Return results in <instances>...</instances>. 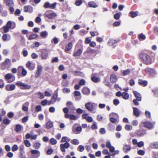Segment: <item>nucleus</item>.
Returning <instances> with one entry per match:
<instances>
[{"mask_svg":"<svg viewBox=\"0 0 158 158\" xmlns=\"http://www.w3.org/2000/svg\"><path fill=\"white\" fill-rule=\"evenodd\" d=\"M23 128L22 126L20 124L16 125L15 130L17 132H18L21 130L22 128Z\"/></svg>","mask_w":158,"mask_h":158,"instance_id":"obj_34","label":"nucleus"},{"mask_svg":"<svg viewBox=\"0 0 158 158\" xmlns=\"http://www.w3.org/2000/svg\"><path fill=\"white\" fill-rule=\"evenodd\" d=\"M53 123L51 121H48L46 124V127L47 129H49L53 126Z\"/></svg>","mask_w":158,"mask_h":158,"instance_id":"obj_28","label":"nucleus"},{"mask_svg":"<svg viewBox=\"0 0 158 158\" xmlns=\"http://www.w3.org/2000/svg\"><path fill=\"white\" fill-rule=\"evenodd\" d=\"M133 108L134 114L136 117H138L140 114L139 109L136 107H133Z\"/></svg>","mask_w":158,"mask_h":158,"instance_id":"obj_24","label":"nucleus"},{"mask_svg":"<svg viewBox=\"0 0 158 158\" xmlns=\"http://www.w3.org/2000/svg\"><path fill=\"white\" fill-rule=\"evenodd\" d=\"M122 97L123 99L127 100L129 98V95L128 93L124 92L122 93Z\"/></svg>","mask_w":158,"mask_h":158,"instance_id":"obj_36","label":"nucleus"},{"mask_svg":"<svg viewBox=\"0 0 158 158\" xmlns=\"http://www.w3.org/2000/svg\"><path fill=\"white\" fill-rule=\"evenodd\" d=\"M88 4L89 7H90L96 8L98 7L97 4L94 1H90L88 2Z\"/></svg>","mask_w":158,"mask_h":158,"instance_id":"obj_20","label":"nucleus"},{"mask_svg":"<svg viewBox=\"0 0 158 158\" xmlns=\"http://www.w3.org/2000/svg\"><path fill=\"white\" fill-rule=\"evenodd\" d=\"M138 122L136 120H133L131 122V124L132 125L134 126H136L138 125Z\"/></svg>","mask_w":158,"mask_h":158,"instance_id":"obj_60","label":"nucleus"},{"mask_svg":"<svg viewBox=\"0 0 158 158\" xmlns=\"http://www.w3.org/2000/svg\"><path fill=\"white\" fill-rule=\"evenodd\" d=\"M84 150V146L82 145H79L77 148V150L80 152H82Z\"/></svg>","mask_w":158,"mask_h":158,"instance_id":"obj_48","label":"nucleus"},{"mask_svg":"<svg viewBox=\"0 0 158 158\" xmlns=\"http://www.w3.org/2000/svg\"><path fill=\"white\" fill-rule=\"evenodd\" d=\"M117 80L116 76L115 74H112L110 76V81L112 83H115Z\"/></svg>","mask_w":158,"mask_h":158,"instance_id":"obj_25","label":"nucleus"},{"mask_svg":"<svg viewBox=\"0 0 158 158\" xmlns=\"http://www.w3.org/2000/svg\"><path fill=\"white\" fill-rule=\"evenodd\" d=\"M146 117L148 118H150L151 117V113L148 111H146L145 113Z\"/></svg>","mask_w":158,"mask_h":158,"instance_id":"obj_46","label":"nucleus"},{"mask_svg":"<svg viewBox=\"0 0 158 158\" xmlns=\"http://www.w3.org/2000/svg\"><path fill=\"white\" fill-rule=\"evenodd\" d=\"M33 11V7L30 6H25L24 7V11L25 12L32 13Z\"/></svg>","mask_w":158,"mask_h":158,"instance_id":"obj_15","label":"nucleus"},{"mask_svg":"<svg viewBox=\"0 0 158 158\" xmlns=\"http://www.w3.org/2000/svg\"><path fill=\"white\" fill-rule=\"evenodd\" d=\"M18 146L17 145H14L12 148V150L13 152L16 151L18 149Z\"/></svg>","mask_w":158,"mask_h":158,"instance_id":"obj_57","label":"nucleus"},{"mask_svg":"<svg viewBox=\"0 0 158 158\" xmlns=\"http://www.w3.org/2000/svg\"><path fill=\"white\" fill-rule=\"evenodd\" d=\"M38 96L40 98L43 99L44 98V95L41 92H39L38 93Z\"/></svg>","mask_w":158,"mask_h":158,"instance_id":"obj_64","label":"nucleus"},{"mask_svg":"<svg viewBox=\"0 0 158 158\" xmlns=\"http://www.w3.org/2000/svg\"><path fill=\"white\" fill-rule=\"evenodd\" d=\"M143 126L149 129H152L153 128V125L152 123L148 121L143 122Z\"/></svg>","mask_w":158,"mask_h":158,"instance_id":"obj_8","label":"nucleus"},{"mask_svg":"<svg viewBox=\"0 0 158 158\" xmlns=\"http://www.w3.org/2000/svg\"><path fill=\"white\" fill-rule=\"evenodd\" d=\"M131 149V146L127 144L125 145L123 147V150L124 153H127L129 152Z\"/></svg>","mask_w":158,"mask_h":158,"instance_id":"obj_16","label":"nucleus"},{"mask_svg":"<svg viewBox=\"0 0 158 158\" xmlns=\"http://www.w3.org/2000/svg\"><path fill=\"white\" fill-rule=\"evenodd\" d=\"M83 0H77L75 2V5L77 6H80Z\"/></svg>","mask_w":158,"mask_h":158,"instance_id":"obj_49","label":"nucleus"},{"mask_svg":"<svg viewBox=\"0 0 158 158\" xmlns=\"http://www.w3.org/2000/svg\"><path fill=\"white\" fill-rule=\"evenodd\" d=\"M140 59L143 61L144 64L148 65L152 63V59L147 54L142 52L139 55Z\"/></svg>","mask_w":158,"mask_h":158,"instance_id":"obj_1","label":"nucleus"},{"mask_svg":"<svg viewBox=\"0 0 158 158\" xmlns=\"http://www.w3.org/2000/svg\"><path fill=\"white\" fill-rule=\"evenodd\" d=\"M73 94L75 96L78 97H75V98L76 100L78 101L81 99V94L79 91H75L73 92Z\"/></svg>","mask_w":158,"mask_h":158,"instance_id":"obj_18","label":"nucleus"},{"mask_svg":"<svg viewBox=\"0 0 158 158\" xmlns=\"http://www.w3.org/2000/svg\"><path fill=\"white\" fill-rule=\"evenodd\" d=\"M31 152L32 154H35L32 156V157L33 158H38L40 155V152L38 150H32L31 151Z\"/></svg>","mask_w":158,"mask_h":158,"instance_id":"obj_12","label":"nucleus"},{"mask_svg":"<svg viewBox=\"0 0 158 158\" xmlns=\"http://www.w3.org/2000/svg\"><path fill=\"white\" fill-rule=\"evenodd\" d=\"M5 79L7 81H8V82H13L15 80V77H13L14 79L13 81H9V80L11 79L12 77V74L11 73H7L4 76Z\"/></svg>","mask_w":158,"mask_h":158,"instance_id":"obj_13","label":"nucleus"},{"mask_svg":"<svg viewBox=\"0 0 158 158\" xmlns=\"http://www.w3.org/2000/svg\"><path fill=\"white\" fill-rule=\"evenodd\" d=\"M138 83L139 85L143 86H146L148 84V82L147 81H144L140 79L138 80Z\"/></svg>","mask_w":158,"mask_h":158,"instance_id":"obj_23","label":"nucleus"},{"mask_svg":"<svg viewBox=\"0 0 158 158\" xmlns=\"http://www.w3.org/2000/svg\"><path fill=\"white\" fill-rule=\"evenodd\" d=\"M146 73L152 77H154L157 74L155 70L153 68L147 67L145 69Z\"/></svg>","mask_w":158,"mask_h":158,"instance_id":"obj_2","label":"nucleus"},{"mask_svg":"<svg viewBox=\"0 0 158 158\" xmlns=\"http://www.w3.org/2000/svg\"><path fill=\"white\" fill-rule=\"evenodd\" d=\"M2 38L4 41H9L11 39V36L8 34H4L3 35Z\"/></svg>","mask_w":158,"mask_h":158,"instance_id":"obj_19","label":"nucleus"},{"mask_svg":"<svg viewBox=\"0 0 158 158\" xmlns=\"http://www.w3.org/2000/svg\"><path fill=\"white\" fill-rule=\"evenodd\" d=\"M56 14L55 13H53L50 14H46L45 15V16L50 19H52L54 17H56Z\"/></svg>","mask_w":158,"mask_h":158,"instance_id":"obj_30","label":"nucleus"},{"mask_svg":"<svg viewBox=\"0 0 158 158\" xmlns=\"http://www.w3.org/2000/svg\"><path fill=\"white\" fill-rule=\"evenodd\" d=\"M144 144V143L143 141H140L137 144L139 148L143 147V146Z\"/></svg>","mask_w":158,"mask_h":158,"instance_id":"obj_62","label":"nucleus"},{"mask_svg":"<svg viewBox=\"0 0 158 158\" xmlns=\"http://www.w3.org/2000/svg\"><path fill=\"white\" fill-rule=\"evenodd\" d=\"M125 129L128 131L131 130L133 127L132 125L129 124H126L125 126Z\"/></svg>","mask_w":158,"mask_h":158,"instance_id":"obj_40","label":"nucleus"},{"mask_svg":"<svg viewBox=\"0 0 158 158\" xmlns=\"http://www.w3.org/2000/svg\"><path fill=\"white\" fill-rule=\"evenodd\" d=\"M58 94L57 93H56L55 94H54L52 97L51 100L52 102V103L55 102L56 100H58V101L60 100V99L57 98Z\"/></svg>","mask_w":158,"mask_h":158,"instance_id":"obj_27","label":"nucleus"},{"mask_svg":"<svg viewBox=\"0 0 158 158\" xmlns=\"http://www.w3.org/2000/svg\"><path fill=\"white\" fill-rule=\"evenodd\" d=\"M41 144L39 143H35L34 145V147L36 149H38L40 147Z\"/></svg>","mask_w":158,"mask_h":158,"instance_id":"obj_54","label":"nucleus"},{"mask_svg":"<svg viewBox=\"0 0 158 158\" xmlns=\"http://www.w3.org/2000/svg\"><path fill=\"white\" fill-rule=\"evenodd\" d=\"M74 125L73 126L74 127ZM82 130L81 127H76L74 128L73 127L72 131L73 132L76 134H78L80 133Z\"/></svg>","mask_w":158,"mask_h":158,"instance_id":"obj_14","label":"nucleus"},{"mask_svg":"<svg viewBox=\"0 0 158 158\" xmlns=\"http://www.w3.org/2000/svg\"><path fill=\"white\" fill-rule=\"evenodd\" d=\"M49 142L52 145H55L57 143V141L54 138H52L50 139Z\"/></svg>","mask_w":158,"mask_h":158,"instance_id":"obj_44","label":"nucleus"},{"mask_svg":"<svg viewBox=\"0 0 158 158\" xmlns=\"http://www.w3.org/2000/svg\"><path fill=\"white\" fill-rule=\"evenodd\" d=\"M18 69H22V74L23 76H25L27 74V71L23 66H19Z\"/></svg>","mask_w":158,"mask_h":158,"instance_id":"obj_35","label":"nucleus"},{"mask_svg":"<svg viewBox=\"0 0 158 158\" xmlns=\"http://www.w3.org/2000/svg\"><path fill=\"white\" fill-rule=\"evenodd\" d=\"M42 70V67L40 65H38L37 70L35 75V77H38L41 74Z\"/></svg>","mask_w":158,"mask_h":158,"instance_id":"obj_11","label":"nucleus"},{"mask_svg":"<svg viewBox=\"0 0 158 158\" xmlns=\"http://www.w3.org/2000/svg\"><path fill=\"white\" fill-rule=\"evenodd\" d=\"M73 47V44L71 42L68 43L67 46H66L65 51L66 53L70 50Z\"/></svg>","mask_w":158,"mask_h":158,"instance_id":"obj_21","label":"nucleus"},{"mask_svg":"<svg viewBox=\"0 0 158 158\" xmlns=\"http://www.w3.org/2000/svg\"><path fill=\"white\" fill-rule=\"evenodd\" d=\"M5 2L6 5L8 6H12L13 2L12 0H5Z\"/></svg>","mask_w":158,"mask_h":158,"instance_id":"obj_33","label":"nucleus"},{"mask_svg":"<svg viewBox=\"0 0 158 158\" xmlns=\"http://www.w3.org/2000/svg\"><path fill=\"white\" fill-rule=\"evenodd\" d=\"M93 130H95L97 129V126L96 125V123L95 122H94L93 124L92 125L91 127Z\"/></svg>","mask_w":158,"mask_h":158,"instance_id":"obj_59","label":"nucleus"},{"mask_svg":"<svg viewBox=\"0 0 158 158\" xmlns=\"http://www.w3.org/2000/svg\"><path fill=\"white\" fill-rule=\"evenodd\" d=\"M2 64L4 65H6L8 64H11V62L10 60L9 59H6L5 61L2 63Z\"/></svg>","mask_w":158,"mask_h":158,"instance_id":"obj_47","label":"nucleus"},{"mask_svg":"<svg viewBox=\"0 0 158 158\" xmlns=\"http://www.w3.org/2000/svg\"><path fill=\"white\" fill-rule=\"evenodd\" d=\"M3 122L4 124L7 125L10 123V121L8 118H6L3 120Z\"/></svg>","mask_w":158,"mask_h":158,"instance_id":"obj_43","label":"nucleus"},{"mask_svg":"<svg viewBox=\"0 0 158 158\" xmlns=\"http://www.w3.org/2000/svg\"><path fill=\"white\" fill-rule=\"evenodd\" d=\"M70 139L69 138H68L67 137L64 136L61 139V142H64L65 143H69L70 141Z\"/></svg>","mask_w":158,"mask_h":158,"instance_id":"obj_37","label":"nucleus"},{"mask_svg":"<svg viewBox=\"0 0 158 158\" xmlns=\"http://www.w3.org/2000/svg\"><path fill=\"white\" fill-rule=\"evenodd\" d=\"M133 94L136 99L138 101H140L141 100L142 97L141 95L138 92L133 91Z\"/></svg>","mask_w":158,"mask_h":158,"instance_id":"obj_17","label":"nucleus"},{"mask_svg":"<svg viewBox=\"0 0 158 158\" xmlns=\"http://www.w3.org/2000/svg\"><path fill=\"white\" fill-rule=\"evenodd\" d=\"M24 143L27 147H29L31 146V143L28 140H25L24 141Z\"/></svg>","mask_w":158,"mask_h":158,"instance_id":"obj_50","label":"nucleus"},{"mask_svg":"<svg viewBox=\"0 0 158 158\" xmlns=\"http://www.w3.org/2000/svg\"><path fill=\"white\" fill-rule=\"evenodd\" d=\"M16 85L18 86H20L21 87V89H27L31 88L30 85L26 84L20 81H18L16 83Z\"/></svg>","mask_w":158,"mask_h":158,"instance_id":"obj_6","label":"nucleus"},{"mask_svg":"<svg viewBox=\"0 0 158 158\" xmlns=\"http://www.w3.org/2000/svg\"><path fill=\"white\" fill-rule=\"evenodd\" d=\"M131 73V70L130 69H127L124 70L123 72V75L124 76L129 74Z\"/></svg>","mask_w":158,"mask_h":158,"instance_id":"obj_39","label":"nucleus"},{"mask_svg":"<svg viewBox=\"0 0 158 158\" xmlns=\"http://www.w3.org/2000/svg\"><path fill=\"white\" fill-rule=\"evenodd\" d=\"M38 35L37 34H32L30 35L28 38V39L29 40H31L36 39L38 37Z\"/></svg>","mask_w":158,"mask_h":158,"instance_id":"obj_31","label":"nucleus"},{"mask_svg":"<svg viewBox=\"0 0 158 158\" xmlns=\"http://www.w3.org/2000/svg\"><path fill=\"white\" fill-rule=\"evenodd\" d=\"M91 80L93 82L95 83H98L100 81L99 78L94 76L91 77Z\"/></svg>","mask_w":158,"mask_h":158,"instance_id":"obj_38","label":"nucleus"},{"mask_svg":"<svg viewBox=\"0 0 158 158\" xmlns=\"http://www.w3.org/2000/svg\"><path fill=\"white\" fill-rule=\"evenodd\" d=\"M150 147L152 148H158V142L152 143L150 145Z\"/></svg>","mask_w":158,"mask_h":158,"instance_id":"obj_32","label":"nucleus"},{"mask_svg":"<svg viewBox=\"0 0 158 158\" xmlns=\"http://www.w3.org/2000/svg\"><path fill=\"white\" fill-rule=\"evenodd\" d=\"M61 151L62 152H65V148L67 149L70 146V144L69 143H62L60 145Z\"/></svg>","mask_w":158,"mask_h":158,"instance_id":"obj_7","label":"nucleus"},{"mask_svg":"<svg viewBox=\"0 0 158 158\" xmlns=\"http://www.w3.org/2000/svg\"><path fill=\"white\" fill-rule=\"evenodd\" d=\"M26 67L30 70H34L35 67V64L31 61L28 62L26 64Z\"/></svg>","mask_w":158,"mask_h":158,"instance_id":"obj_10","label":"nucleus"},{"mask_svg":"<svg viewBox=\"0 0 158 158\" xmlns=\"http://www.w3.org/2000/svg\"><path fill=\"white\" fill-rule=\"evenodd\" d=\"M49 51L47 49H42L41 50V58L42 59L46 60L48 57Z\"/></svg>","mask_w":158,"mask_h":158,"instance_id":"obj_3","label":"nucleus"},{"mask_svg":"<svg viewBox=\"0 0 158 158\" xmlns=\"http://www.w3.org/2000/svg\"><path fill=\"white\" fill-rule=\"evenodd\" d=\"M145 134V131L142 130H139L137 132V135L139 137L143 136Z\"/></svg>","mask_w":158,"mask_h":158,"instance_id":"obj_26","label":"nucleus"},{"mask_svg":"<svg viewBox=\"0 0 158 158\" xmlns=\"http://www.w3.org/2000/svg\"><path fill=\"white\" fill-rule=\"evenodd\" d=\"M57 4L56 2H54L51 4L49 2H47L44 3L43 7L45 9H54L56 7Z\"/></svg>","mask_w":158,"mask_h":158,"instance_id":"obj_4","label":"nucleus"},{"mask_svg":"<svg viewBox=\"0 0 158 158\" xmlns=\"http://www.w3.org/2000/svg\"><path fill=\"white\" fill-rule=\"evenodd\" d=\"M119 102V100L117 99H114L113 101V103L115 106H117L118 105Z\"/></svg>","mask_w":158,"mask_h":158,"instance_id":"obj_53","label":"nucleus"},{"mask_svg":"<svg viewBox=\"0 0 158 158\" xmlns=\"http://www.w3.org/2000/svg\"><path fill=\"white\" fill-rule=\"evenodd\" d=\"M73 144L77 145L79 143V141L77 139H74L73 140Z\"/></svg>","mask_w":158,"mask_h":158,"instance_id":"obj_56","label":"nucleus"},{"mask_svg":"<svg viewBox=\"0 0 158 158\" xmlns=\"http://www.w3.org/2000/svg\"><path fill=\"white\" fill-rule=\"evenodd\" d=\"M116 42V41L113 39H110L108 42V44L109 46H112Z\"/></svg>","mask_w":158,"mask_h":158,"instance_id":"obj_41","label":"nucleus"},{"mask_svg":"<svg viewBox=\"0 0 158 158\" xmlns=\"http://www.w3.org/2000/svg\"><path fill=\"white\" fill-rule=\"evenodd\" d=\"M61 84L64 86H67L69 85V82L67 80H64L62 82Z\"/></svg>","mask_w":158,"mask_h":158,"instance_id":"obj_52","label":"nucleus"},{"mask_svg":"<svg viewBox=\"0 0 158 158\" xmlns=\"http://www.w3.org/2000/svg\"><path fill=\"white\" fill-rule=\"evenodd\" d=\"M90 92L89 89L86 87H84L82 90V93L86 95H88L90 93Z\"/></svg>","mask_w":158,"mask_h":158,"instance_id":"obj_22","label":"nucleus"},{"mask_svg":"<svg viewBox=\"0 0 158 158\" xmlns=\"http://www.w3.org/2000/svg\"><path fill=\"white\" fill-rule=\"evenodd\" d=\"M94 105H95V104L91 102H89L85 104V106L88 110L92 113H94L96 112V111L93 110Z\"/></svg>","mask_w":158,"mask_h":158,"instance_id":"obj_5","label":"nucleus"},{"mask_svg":"<svg viewBox=\"0 0 158 158\" xmlns=\"http://www.w3.org/2000/svg\"><path fill=\"white\" fill-rule=\"evenodd\" d=\"M40 35L41 37L45 38L48 35V33L46 31H44L40 33Z\"/></svg>","mask_w":158,"mask_h":158,"instance_id":"obj_42","label":"nucleus"},{"mask_svg":"<svg viewBox=\"0 0 158 158\" xmlns=\"http://www.w3.org/2000/svg\"><path fill=\"white\" fill-rule=\"evenodd\" d=\"M1 15L3 17H6L7 15V12L6 10H3L0 12Z\"/></svg>","mask_w":158,"mask_h":158,"instance_id":"obj_45","label":"nucleus"},{"mask_svg":"<svg viewBox=\"0 0 158 158\" xmlns=\"http://www.w3.org/2000/svg\"><path fill=\"white\" fill-rule=\"evenodd\" d=\"M9 29H13L16 27L15 23L12 21H9L7 22L6 25Z\"/></svg>","mask_w":158,"mask_h":158,"instance_id":"obj_9","label":"nucleus"},{"mask_svg":"<svg viewBox=\"0 0 158 158\" xmlns=\"http://www.w3.org/2000/svg\"><path fill=\"white\" fill-rule=\"evenodd\" d=\"M99 132L102 134H104L106 132V131L105 128H101L99 131Z\"/></svg>","mask_w":158,"mask_h":158,"instance_id":"obj_61","label":"nucleus"},{"mask_svg":"<svg viewBox=\"0 0 158 158\" xmlns=\"http://www.w3.org/2000/svg\"><path fill=\"white\" fill-rule=\"evenodd\" d=\"M130 15L132 18H134L137 16V14L135 12L131 11L130 13Z\"/></svg>","mask_w":158,"mask_h":158,"instance_id":"obj_51","label":"nucleus"},{"mask_svg":"<svg viewBox=\"0 0 158 158\" xmlns=\"http://www.w3.org/2000/svg\"><path fill=\"white\" fill-rule=\"evenodd\" d=\"M5 84L3 80L2 79H0V88H2L4 87Z\"/></svg>","mask_w":158,"mask_h":158,"instance_id":"obj_55","label":"nucleus"},{"mask_svg":"<svg viewBox=\"0 0 158 158\" xmlns=\"http://www.w3.org/2000/svg\"><path fill=\"white\" fill-rule=\"evenodd\" d=\"M102 153L104 154H106L107 155H110V153L108 152V150L107 149H104L102 152Z\"/></svg>","mask_w":158,"mask_h":158,"instance_id":"obj_63","label":"nucleus"},{"mask_svg":"<svg viewBox=\"0 0 158 158\" xmlns=\"http://www.w3.org/2000/svg\"><path fill=\"white\" fill-rule=\"evenodd\" d=\"M82 51L81 49H79L77 52L73 54V56L75 57L79 56L81 54Z\"/></svg>","mask_w":158,"mask_h":158,"instance_id":"obj_29","label":"nucleus"},{"mask_svg":"<svg viewBox=\"0 0 158 158\" xmlns=\"http://www.w3.org/2000/svg\"><path fill=\"white\" fill-rule=\"evenodd\" d=\"M152 91L154 93V94L156 96H158V89L156 88L153 89Z\"/></svg>","mask_w":158,"mask_h":158,"instance_id":"obj_58","label":"nucleus"}]
</instances>
